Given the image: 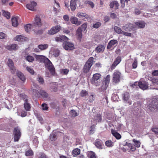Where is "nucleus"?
<instances>
[{"instance_id": "obj_1", "label": "nucleus", "mask_w": 158, "mask_h": 158, "mask_svg": "<svg viewBox=\"0 0 158 158\" xmlns=\"http://www.w3.org/2000/svg\"><path fill=\"white\" fill-rule=\"evenodd\" d=\"M94 58L90 57L85 63L83 69V72L87 73L89 71L94 62Z\"/></svg>"}, {"instance_id": "obj_2", "label": "nucleus", "mask_w": 158, "mask_h": 158, "mask_svg": "<svg viewBox=\"0 0 158 158\" xmlns=\"http://www.w3.org/2000/svg\"><path fill=\"white\" fill-rule=\"evenodd\" d=\"M44 63L45 68L49 70L52 75H54L55 73V69L52 63L48 58H47Z\"/></svg>"}, {"instance_id": "obj_3", "label": "nucleus", "mask_w": 158, "mask_h": 158, "mask_svg": "<svg viewBox=\"0 0 158 158\" xmlns=\"http://www.w3.org/2000/svg\"><path fill=\"white\" fill-rule=\"evenodd\" d=\"M101 76V74L98 73L94 74L92 79H91L90 81L91 83L93 84L94 85L96 86L100 85L102 81L100 79Z\"/></svg>"}, {"instance_id": "obj_4", "label": "nucleus", "mask_w": 158, "mask_h": 158, "mask_svg": "<svg viewBox=\"0 0 158 158\" xmlns=\"http://www.w3.org/2000/svg\"><path fill=\"white\" fill-rule=\"evenodd\" d=\"M13 135L14 142L18 141L21 135V133L19 127H17L14 128Z\"/></svg>"}, {"instance_id": "obj_5", "label": "nucleus", "mask_w": 158, "mask_h": 158, "mask_svg": "<svg viewBox=\"0 0 158 158\" xmlns=\"http://www.w3.org/2000/svg\"><path fill=\"white\" fill-rule=\"evenodd\" d=\"M148 107L151 111L154 110L158 107V98L153 99Z\"/></svg>"}, {"instance_id": "obj_6", "label": "nucleus", "mask_w": 158, "mask_h": 158, "mask_svg": "<svg viewBox=\"0 0 158 158\" xmlns=\"http://www.w3.org/2000/svg\"><path fill=\"white\" fill-rule=\"evenodd\" d=\"M138 84L139 87L142 89L146 90L148 88V83L143 81H139L138 83L137 82H135L134 84L132 85V86H133L134 85L136 86Z\"/></svg>"}, {"instance_id": "obj_7", "label": "nucleus", "mask_w": 158, "mask_h": 158, "mask_svg": "<svg viewBox=\"0 0 158 158\" xmlns=\"http://www.w3.org/2000/svg\"><path fill=\"white\" fill-rule=\"evenodd\" d=\"M121 73L118 71L116 70L113 74V82L115 83H118L120 80Z\"/></svg>"}, {"instance_id": "obj_8", "label": "nucleus", "mask_w": 158, "mask_h": 158, "mask_svg": "<svg viewBox=\"0 0 158 158\" xmlns=\"http://www.w3.org/2000/svg\"><path fill=\"white\" fill-rule=\"evenodd\" d=\"M21 97L23 98L25 102L24 104V107L25 110L27 111H29L30 110L31 107L30 104L28 102V99H27V96L25 95L21 94Z\"/></svg>"}, {"instance_id": "obj_9", "label": "nucleus", "mask_w": 158, "mask_h": 158, "mask_svg": "<svg viewBox=\"0 0 158 158\" xmlns=\"http://www.w3.org/2000/svg\"><path fill=\"white\" fill-rule=\"evenodd\" d=\"M61 27L60 25H56L53 27L49 30L48 33L49 35H54L60 31L61 29Z\"/></svg>"}, {"instance_id": "obj_10", "label": "nucleus", "mask_w": 158, "mask_h": 158, "mask_svg": "<svg viewBox=\"0 0 158 158\" xmlns=\"http://www.w3.org/2000/svg\"><path fill=\"white\" fill-rule=\"evenodd\" d=\"M63 45L66 50H72L74 49V44L71 42L65 41L63 43Z\"/></svg>"}, {"instance_id": "obj_11", "label": "nucleus", "mask_w": 158, "mask_h": 158, "mask_svg": "<svg viewBox=\"0 0 158 158\" xmlns=\"http://www.w3.org/2000/svg\"><path fill=\"white\" fill-rule=\"evenodd\" d=\"M8 65L10 68V71L12 74H14L16 72V69L14 65L13 60L10 59H9L8 61Z\"/></svg>"}, {"instance_id": "obj_12", "label": "nucleus", "mask_w": 158, "mask_h": 158, "mask_svg": "<svg viewBox=\"0 0 158 158\" xmlns=\"http://www.w3.org/2000/svg\"><path fill=\"white\" fill-rule=\"evenodd\" d=\"M48 47V45L47 44H41L38 45V48H35L34 49V52H38L47 49Z\"/></svg>"}, {"instance_id": "obj_13", "label": "nucleus", "mask_w": 158, "mask_h": 158, "mask_svg": "<svg viewBox=\"0 0 158 158\" xmlns=\"http://www.w3.org/2000/svg\"><path fill=\"white\" fill-rule=\"evenodd\" d=\"M94 144L98 148L102 149L104 145L102 141L99 139H97L95 141Z\"/></svg>"}, {"instance_id": "obj_14", "label": "nucleus", "mask_w": 158, "mask_h": 158, "mask_svg": "<svg viewBox=\"0 0 158 158\" xmlns=\"http://www.w3.org/2000/svg\"><path fill=\"white\" fill-rule=\"evenodd\" d=\"M33 26L35 27H40L42 26L40 18L39 16H36L34 19Z\"/></svg>"}, {"instance_id": "obj_15", "label": "nucleus", "mask_w": 158, "mask_h": 158, "mask_svg": "<svg viewBox=\"0 0 158 158\" xmlns=\"http://www.w3.org/2000/svg\"><path fill=\"white\" fill-rule=\"evenodd\" d=\"M5 48L9 51H16L18 48V46L17 44H9L5 46Z\"/></svg>"}, {"instance_id": "obj_16", "label": "nucleus", "mask_w": 158, "mask_h": 158, "mask_svg": "<svg viewBox=\"0 0 158 158\" xmlns=\"http://www.w3.org/2000/svg\"><path fill=\"white\" fill-rule=\"evenodd\" d=\"M121 60V58L120 56H118L115 59L113 64H112L110 68L111 70L114 69L116 66L119 64Z\"/></svg>"}, {"instance_id": "obj_17", "label": "nucleus", "mask_w": 158, "mask_h": 158, "mask_svg": "<svg viewBox=\"0 0 158 158\" xmlns=\"http://www.w3.org/2000/svg\"><path fill=\"white\" fill-rule=\"evenodd\" d=\"M37 5V3L35 2H32L26 5V7L29 10L34 11L35 8Z\"/></svg>"}, {"instance_id": "obj_18", "label": "nucleus", "mask_w": 158, "mask_h": 158, "mask_svg": "<svg viewBox=\"0 0 158 158\" xmlns=\"http://www.w3.org/2000/svg\"><path fill=\"white\" fill-rule=\"evenodd\" d=\"M70 21L72 24L77 26L79 25L81 23V21L78 20V19L75 17H71L70 19Z\"/></svg>"}, {"instance_id": "obj_19", "label": "nucleus", "mask_w": 158, "mask_h": 158, "mask_svg": "<svg viewBox=\"0 0 158 158\" xmlns=\"http://www.w3.org/2000/svg\"><path fill=\"white\" fill-rule=\"evenodd\" d=\"M19 19V18L18 16L13 17L12 18V23L13 26L16 27L18 25V20Z\"/></svg>"}, {"instance_id": "obj_20", "label": "nucleus", "mask_w": 158, "mask_h": 158, "mask_svg": "<svg viewBox=\"0 0 158 158\" xmlns=\"http://www.w3.org/2000/svg\"><path fill=\"white\" fill-rule=\"evenodd\" d=\"M118 44V41L115 40H112L110 41L108 43L107 48L108 49H110L113 46H114L115 44Z\"/></svg>"}, {"instance_id": "obj_21", "label": "nucleus", "mask_w": 158, "mask_h": 158, "mask_svg": "<svg viewBox=\"0 0 158 158\" xmlns=\"http://www.w3.org/2000/svg\"><path fill=\"white\" fill-rule=\"evenodd\" d=\"M11 126L7 125H0V130H3L9 132L10 131V127Z\"/></svg>"}, {"instance_id": "obj_22", "label": "nucleus", "mask_w": 158, "mask_h": 158, "mask_svg": "<svg viewBox=\"0 0 158 158\" xmlns=\"http://www.w3.org/2000/svg\"><path fill=\"white\" fill-rule=\"evenodd\" d=\"M119 4L118 2L116 1L111 2L110 4V8H113L114 7V9L117 10L118 9Z\"/></svg>"}, {"instance_id": "obj_23", "label": "nucleus", "mask_w": 158, "mask_h": 158, "mask_svg": "<svg viewBox=\"0 0 158 158\" xmlns=\"http://www.w3.org/2000/svg\"><path fill=\"white\" fill-rule=\"evenodd\" d=\"M27 38L21 35H17L15 38V40L18 41L23 42L27 40Z\"/></svg>"}, {"instance_id": "obj_24", "label": "nucleus", "mask_w": 158, "mask_h": 158, "mask_svg": "<svg viewBox=\"0 0 158 158\" xmlns=\"http://www.w3.org/2000/svg\"><path fill=\"white\" fill-rule=\"evenodd\" d=\"M110 75H108L106 76L105 79V85H103L102 86V87H103V89H106L110 82Z\"/></svg>"}, {"instance_id": "obj_25", "label": "nucleus", "mask_w": 158, "mask_h": 158, "mask_svg": "<svg viewBox=\"0 0 158 158\" xmlns=\"http://www.w3.org/2000/svg\"><path fill=\"white\" fill-rule=\"evenodd\" d=\"M35 56L37 60L40 62H43L44 63L46 59H47V58H46L44 56L42 55H35Z\"/></svg>"}, {"instance_id": "obj_26", "label": "nucleus", "mask_w": 158, "mask_h": 158, "mask_svg": "<svg viewBox=\"0 0 158 158\" xmlns=\"http://www.w3.org/2000/svg\"><path fill=\"white\" fill-rule=\"evenodd\" d=\"M136 26L139 28H143L145 26L146 23L144 21H139L135 23Z\"/></svg>"}, {"instance_id": "obj_27", "label": "nucleus", "mask_w": 158, "mask_h": 158, "mask_svg": "<svg viewBox=\"0 0 158 158\" xmlns=\"http://www.w3.org/2000/svg\"><path fill=\"white\" fill-rule=\"evenodd\" d=\"M82 31L81 28H78L76 31V35L78 37V39L79 40H81L82 38Z\"/></svg>"}, {"instance_id": "obj_28", "label": "nucleus", "mask_w": 158, "mask_h": 158, "mask_svg": "<svg viewBox=\"0 0 158 158\" xmlns=\"http://www.w3.org/2000/svg\"><path fill=\"white\" fill-rule=\"evenodd\" d=\"M39 90H37L35 89H33L32 90V95L33 97H35L37 98H39L40 97V89Z\"/></svg>"}, {"instance_id": "obj_29", "label": "nucleus", "mask_w": 158, "mask_h": 158, "mask_svg": "<svg viewBox=\"0 0 158 158\" xmlns=\"http://www.w3.org/2000/svg\"><path fill=\"white\" fill-rule=\"evenodd\" d=\"M132 27V25L131 23L126 24L124 26L122 27V29L126 31H131Z\"/></svg>"}, {"instance_id": "obj_30", "label": "nucleus", "mask_w": 158, "mask_h": 158, "mask_svg": "<svg viewBox=\"0 0 158 158\" xmlns=\"http://www.w3.org/2000/svg\"><path fill=\"white\" fill-rule=\"evenodd\" d=\"M122 97L124 101L127 102L130 98V95L129 93L126 92L122 94Z\"/></svg>"}, {"instance_id": "obj_31", "label": "nucleus", "mask_w": 158, "mask_h": 158, "mask_svg": "<svg viewBox=\"0 0 158 158\" xmlns=\"http://www.w3.org/2000/svg\"><path fill=\"white\" fill-rule=\"evenodd\" d=\"M112 134L117 139H119L121 138V136L120 134L116 132L115 131L111 130Z\"/></svg>"}, {"instance_id": "obj_32", "label": "nucleus", "mask_w": 158, "mask_h": 158, "mask_svg": "<svg viewBox=\"0 0 158 158\" xmlns=\"http://www.w3.org/2000/svg\"><path fill=\"white\" fill-rule=\"evenodd\" d=\"M17 75L22 81L24 82L26 80V78L23 74L21 72L18 71L17 73Z\"/></svg>"}, {"instance_id": "obj_33", "label": "nucleus", "mask_w": 158, "mask_h": 158, "mask_svg": "<svg viewBox=\"0 0 158 158\" xmlns=\"http://www.w3.org/2000/svg\"><path fill=\"white\" fill-rule=\"evenodd\" d=\"M104 49V46L100 44L96 48L95 50L97 52H103Z\"/></svg>"}, {"instance_id": "obj_34", "label": "nucleus", "mask_w": 158, "mask_h": 158, "mask_svg": "<svg viewBox=\"0 0 158 158\" xmlns=\"http://www.w3.org/2000/svg\"><path fill=\"white\" fill-rule=\"evenodd\" d=\"M80 149L78 148H76L73 150L72 152V154L73 156H75L80 154Z\"/></svg>"}, {"instance_id": "obj_35", "label": "nucleus", "mask_w": 158, "mask_h": 158, "mask_svg": "<svg viewBox=\"0 0 158 158\" xmlns=\"http://www.w3.org/2000/svg\"><path fill=\"white\" fill-rule=\"evenodd\" d=\"M40 97L42 96L44 98H47L48 96V94L44 90L40 89Z\"/></svg>"}, {"instance_id": "obj_36", "label": "nucleus", "mask_w": 158, "mask_h": 158, "mask_svg": "<svg viewBox=\"0 0 158 158\" xmlns=\"http://www.w3.org/2000/svg\"><path fill=\"white\" fill-rule=\"evenodd\" d=\"M87 156L89 158H97L95 153L92 151L89 152L87 154Z\"/></svg>"}, {"instance_id": "obj_37", "label": "nucleus", "mask_w": 158, "mask_h": 158, "mask_svg": "<svg viewBox=\"0 0 158 158\" xmlns=\"http://www.w3.org/2000/svg\"><path fill=\"white\" fill-rule=\"evenodd\" d=\"M102 116L101 114H98L96 115L95 120L98 122H101L102 120Z\"/></svg>"}, {"instance_id": "obj_38", "label": "nucleus", "mask_w": 158, "mask_h": 158, "mask_svg": "<svg viewBox=\"0 0 158 158\" xmlns=\"http://www.w3.org/2000/svg\"><path fill=\"white\" fill-rule=\"evenodd\" d=\"M114 29L115 31L118 34H122L123 31H122L120 28L117 26H115L114 27Z\"/></svg>"}, {"instance_id": "obj_39", "label": "nucleus", "mask_w": 158, "mask_h": 158, "mask_svg": "<svg viewBox=\"0 0 158 158\" xmlns=\"http://www.w3.org/2000/svg\"><path fill=\"white\" fill-rule=\"evenodd\" d=\"M88 94V92L85 90H82L79 94L80 96L82 97H85Z\"/></svg>"}, {"instance_id": "obj_40", "label": "nucleus", "mask_w": 158, "mask_h": 158, "mask_svg": "<svg viewBox=\"0 0 158 158\" xmlns=\"http://www.w3.org/2000/svg\"><path fill=\"white\" fill-rule=\"evenodd\" d=\"M113 143L112 141L110 140H108L105 142V145L108 147H112L113 145Z\"/></svg>"}, {"instance_id": "obj_41", "label": "nucleus", "mask_w": 158, "mask_h": 158, "mask_svg": "<svg viewBox=\"0 0 158 158\" xmlns=\"http://www.w3.org/2000/svg\"><path fill=\"white\" fill-rule=\"evenodd\" d=\"M53 53L55 57H57L60 54V51L58 49H55L53 50Z\"/></svg>"}, {"instance_id": "obj_42", "label": "nucleus", "mask_w": 158, "mask_h": 158, "mask_svg": "<svg viewBox=\"0 0 158 158\" xmlns=\"http://www.w3.org/2000/svg\"><path fill=\"white\" fill-rule=\"evenodd\" d=\"M31 26L32 25L31 24H26L24 27L25 31L27 32H29L31 30Z\"/></svg>"}, {"instance_id": "obj_43", "label": "nucleus", "mask_w": 158, "mask_h": 158, "mask_svg": "<svg viewBox=\"0 0 158 158\" xmlns=\"http://www.w3.org/2000/svg\"><path fill=\"white\" fill-rule=\"evenodd\" d=\"M133 141L134 142L135 146L137 148H139L141 144L140 142L139 141L136 140L135 139H134Z\"/></svg>"}, {"instance_id": "obj_44", "label": "nucleus", "mask_w": 158, "mask_h": 158, "mask_svg": "<svg viewBox=\"0 0 158 158\" xmlns=\"http://www.w3.org/2000/svg\"><path fill=\"white\" fill-rule=\"evenodd\" d=\"M37 80L40 84H43L44 82V81L43 77L40 75H38L37 78Z\"/></svg>"}, {"instance_id": "obj_45", "label": "nucleus", "mask_w": 158, "mask_h": 158, "mask_svg": "<svg viewBox=\"0 0 158 158\" xmlns=\"http://www.w3.org/2000/svg\"><path fill=\"white\" fill-rule=\"evenodd\" d=\"M26 59L30 62H33L34 60V58L30 55H28L25 58Z\"/></svg>"}, {"instance_id": "obj_46", "label": "nucleus", "mask_w": 158, "mask_h": 158, "mask_svg": "<svg viewBox=\"0 0 158 158\" xmlns=\"http://www.w3.org/2000/svg\"><path fill=\"white\" fill-rule=\"evenodd\" d=\"M70 113L73 117L77 116L78 115V114L74 110H71Z\"/></svg>"}, {"instance_id": "obj_47", "label": "nucleus", "mask_w": 158, "mask_h": 158, "mask_svg": "<svg viewBox=\"0 0 158 158\" xmlns=\"http://www.w3.org/2000/svg\"><path fill=\"white\" fill-rule=\"evenodd\" d=\"M26 69L31 74L33 75L34 73V70L31 67L27 66L26 67Z\"/></svg>"}, {"instance_id": "obj_48", "label": "nucleus", "mask_w": 158, "mask_h": 158, "mask_svg": "<svg viewBox=\"0 0 158 158\" xmlns=\"http://www.w3.org/2000/svg\"><path fill=\"white\" fill-rule=\"evenodd\" d=\"M87 26V23H85L83 24L81 27H79V28H81V30L82 31H85L86 30Z\"/></svg>"}, {"instance_id": "obj_49", "label": "nucleus", "mask_w": 158, "mask_h": 158, "mask_svg": "<svg viewBox=\"0 0 158 158\" xmlns=\"http://www.w3.org/2000/svg\"><path fill=\"white\" fill-rule=\"evenodd\" d=\"M69 71V70L67 69H62L60 70L61 73L63 75H67Z\"/></svg>"}, {"instance_id": "obj_50", "label": "nucleus", "mask_w": 158, "mask_h": 158, "mask_svg": "<svg viewBox=\"0 0 158 158\" xmlns=\"http://www.w3.org/2000/svg\"><path fill=\"white\" fill-rule=\"evenodd\" d=\"M49 138L51 141H53L56 139V136L54 134H51L50 135Z\"/></svg>"}, {"instance_id": "obj_51", "label": "nucleus", "mask_w": 158, "mask_h": 158, "mask_svg": "<svg viewBox=\"0 0 158 158\" xmlns=\"http://www.w3.org/2000/svg\"><path fill=\"white\" fill-rule=\"evenodd\" d=\"M90 130L89 131V134L91 135L94 133V129L95 128V125H93L90 127Z\"/></svg>"}, {"instance_id": "obj_52", "label": "nucleus", "mask_w": 158, "mask_h": 158, "mask_svg": "<svg viewBox=\"0 0 158 158\" xmlns=\"http://www.w3.org/2000/svg\"><path fill=\"white\" fill-rule=\"evenodd\" d=\"M101 25V23L100 22H98L93 24V27L95 28H98Z\"/></svg>"}, {"instance_id": "obj_53", "label": "nucleus", "mask_w": 158, "mask_h": 158, "mask_svg": "<svg viewBox=\"0 0 158 158\" xmlns=\"http://www.w3.org/2000/svg\"><path fill=\"white\" fill-rule=\"evenodd\" d=\"M3 14L7 19H9L10 18V14L8 12L4 11L3 12Z\"/></svg>"}, {"instance_id": "obj_54", "label": "nucleus", "mask_w": 158, "mask_h": 158, "mask_svg": "<svg viewBox=\"0 0 158 158\" xmlns=\"http://www.w3.org/2000/svg\"><path fill=\"white\" fill-rule=\"evenodd\" d=\"M25 154L27 156H32L33 152L32 150H29L26 152Z\"/></svg>"}, {"instance_id": "obj_55", "label": "nucleus", "mask_w": 158, "mask_h": 158, "mask_svg": "<svg viewBox=\"0 0 158 158\" xmlns=\"http://www.w3.org/2000/svg\"><path fill=\"white\" fill-rule=\"evenodd\" d=\"M85 13H83L82 12H79L77 13V17H78L79 18H81L82 19L83 18L84 16V15H85Z\"/></svg>"}, {"instance_id": "obj_56", "label": "nucleus", "mask_w": 158, "mask_h": 158, "mask_svg": "<svg viewBox=\"0 0 158 158\" xmlns=\"http://www.w3.org/2000/svg\"><path fill=\"white\" fill-rule=\"evenodd\" d=\"M84 17H83L82 19H83L85 21H86V20H88L90 19V17L88 15L85 13V15H84Z\"/></svg>"}, {"instance_id": "obj_57", "label": "nucleus", "mask_w": 158, "mask_h": 158, "mask_svg": "<svg viewBox=\"0 0 158 158\" xmlns=\"http://www.w3.org/2000/svg\"><path fill=\"white\" fill-rule=\"evenodd\" d=\"M47 105L45 103H43L42 105V107L43 110H47L48 109V107Z\"/></svg>"}, {"instance_id": "obj_58", "label": "nucleus", "mask_w": 158, "mask_h": 158, "mask_svg": "<svg viewBox=\"0 0 158 158\" xmlns=\"http://www.w3.org/2000/svg\"><path fill=\"white\" fill-rule=\"evenodd\" d=\"M70 8L72 11H74L76 9V5L70 3Z\"/></svg>"}, {"instance_id": "obj_59", "label": "nucleus", "mask_w": 158, "mask_h": 158, "mask_svg": "<svg viewBox=\"0 0 158 158\" xmlns=\"http://www.w3.org/2000/svg\"><path fill=\"white\" fill-rule=\"evenodd\" d=\"M43 30H39L38 31H35V33L37 35H41L42 34L43 32Z\"/></svg>"}, {"instance_id": "obj_60", "label": "nucleus", "mask_w": 158, "mask_h": 158, "mask_svg": "<svg viewBox=\"0 0 158 158\" xmlns=\"http://www.w3.org/2000/svg\"><path fill=\"white\" fill-rule=\"evenodd\" d=\"M94 100V95L92 94L89 96V101L90 102H92Z\"/></svg>"}, {"instance_id": "obj_61", "label": "nucleus", "mask_w": 158, "mask_h": 158, "mask_svg": "<svg viewBox=\"0 0 158 158\" xmlns=\"http://www.w3.org/2000/svg\"><path fill=\"white\" fill-rule=\"evenodd\" d=\"M27 112L25 110H22L21 112V116L22 117H24L27 115Z\"/></svg>"}, {"instance_id": "obj_62", "label": "nucleus", "mask_w": 158, "mask_h": 158, "mask_svg": "<svg viewBox=\"0 0 158 158\" xmlns=\"http://www.w3.org/2000/svg\"><path fill=\"white\" fill-rule=\"evenodd\" d=\"M122 34L129 37H131V36L132 34L130 33H128L127 32H125V31H123Z\"/></svg>"}, {"instance_id": "obj_63", "label": "nucleus", "mask_w": 158, "mask_h": 158, "mask_svg": "<svg viewBox=\"0 0 158 158\" xmlns=\"http://www.w3.org/2000/svg\"><path fill=\"white\" fill-rule=\"evenodd\" d=\"M51 89L52 91L53 92H56L57 90V87L56 85H55L54 86H53L51 88Z\"/></svg>"}, {"instance_id": "obj_64", "label": "nucleus", "mask_w": 158, "mask_h": 158, "mask_svg": "<svg viewBox=\"0 0 158 158\" xmlns=\"http://www.w3.org/2000/svg\"><path fill=\"white\" fill-rule=\"evenodd\" d=\"M152 130L153 132H154L156 134H158V128H152Z\"/></svg>"}]
</instances>
